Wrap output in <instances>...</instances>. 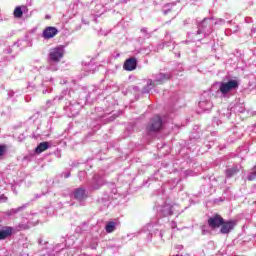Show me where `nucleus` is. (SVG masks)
<instances>
[{
  "mask_svg": "<svg viewBox=\"0 0 256 256\" xmlns=\"http://www.w3.org/2000/svg\"><path fill=\"white\" fill-rule=\"evenodd\" d=\"M81 104L77 102H70L69 105L65 106L64 109L68 113V117H75L76 115H79V111H81Z\"/></svg>",
  "mask_w": 256,
  "mask_h": 256,
  "instance_id": "obj_8",
  "label": "nucleus"
},
{
  "mask_svg": "<svg viewBox=\"0 0 256 256\" xmlns=\"http://www.w3.org/2000/svg\"><path fill=\"white\" fill-rule=\"evenodd\" d=\"M208 225L212 229H217V227H221L223 225V218L219 215H215L208 219Z\"/></svg>",
  "mask_w": 256,
  "mask_h": 256,
  "instance_id": "obj_13",
  "label": "nucleus"
},
{
  "mask_svg": "<svg viewBox=\"0 0 256 256\" xmlns=\"http://www.w3.org/2000/svg\"><path fill=\"white\" fill-rule=\"evenodd\" d=\"M125 71H135L137 69V59L129 58L125 61L123 65Z\"/></svg>",
  "mask_w": 256,
  "mask_h": 256,
  "instance_id": "obj_15",
  "label": "nucleus"
},
{
  "mask_svg": "<svg viewBox=\"0 0 256 256\" xmlns=\"http://www.w3.org/2000/svg\"><path fill=\"white\" fill-rule=\"evenodd\" d=\"M161 225V220L152 221L151 223H148L146 226H144L141 230V233H148L147 234V241L148 243H151L153 241V234L155 231H159V226Z\"/></svg>",
  "mask_w": 256,
  "mask_h": 256,
  "instance_id": "obj_5",
  "label": "nucleus"
},
{
  "mask_svg": "<svg viewBox=\"0 0 256 256\" xmlns=\"http://www.w3.org/2000/svg\"><path fill=\"white\" fill-rule=\"evenodd\" d=\"M141 33H145V37H147V38L151 37V35H149V33H147V28H142Z\"/></svg>",
  "mask_w": 256,
  "mask_h": 256,
  "instance_id": "obj_29",
  "label": "nucleus"
},
{
  "mask_svg": "<svg viewBox=\"0 0 256 256\" xmlns=\"http://www.w3.org/2000/svg\"><path fill=\"white\" fill-rule=\"evenodd\" d=\"M49 149V142H41L35 149V153L38 155L43 153V151H47Z\"/></svg>",
  "mask_w": 256,
  "mask_h": 256,
  "instance_id": "obj_18",
  "label": "nucleus"
},
{
  "mask_svg": "<svg viewBox=\"0 0 256 256\" xmlns=\"http://www.w3.org/2000/svg\"><path fill=\"white\" fill-rule=\"evenodd\" d=\"M248 181H255L256 179V166H254V168H252L250 174L247 177Z\"/></svg>",
  "mask_w": 256,
  "mask_h": 256,
  "instance_id": "obj_22",
  "label": "nucleus"
},
{
  "mask_svg": "<svg viewBox=\"0 0 256 256\" xmlns=\"http://www.w3.org/2000/svg\"><path fill=\"white\" fill-rule=\"evenodd\" d=\"M73 197L76 201H83V199H87V194H85V188H76L73 191Z\"/></svg>",
  "mask_w": 256,
  "mask_h": 256,
  "instance_id": "obj_16",
  "label": "nucleus"
},
{
  "mask_svg": "<svg viewBox=\"0 0 256 256\" xmlns=\"http://www.w3.org/2000/svg\"><path fill=\"white\" fill-rule=\"evenodd\" d=\"M130 236H131V237H135V234H131Z\"/></svg>",
  "mask_w": 256,
  "mask_h": 256,
  "instance_id": "obj_37",
  "label": "nucleus"
},
{
  "mask_svg": "<svg viewBox=\"0 0 256 256\" xmlns=\"http://www.w3.org/2000/svg\"><path fill=\"white\" fill-rule=\"evenodd\" d=\"M198 107L201 109L199 113H205V111H211V109H213V103L209 99H202L198 103Z\"/></svg>",
  "mask_w": 256,
  "mask_h": 256,
  "instance_id": "obj_12",
  "label": "nucleus"
},
{
  "mask_svg": "<svg viewBox=\"0 0 256 256\" xmlns=\"http://www.w3.org/2000/svg\"><path fill=\"white\" fill-rule=\"evenodd\" d=\"M13 235V228L8 227L5 230L0 231V241L3 239H7Z\"/></svg>",
  "mask_w": 256,
  "mask_h": 256,
  "instance_id": "obj_17",
  "label": "nucleus"
},
{
  "mask_svg": "<svg viewBox=\"0 0 256 256\" xmlns=\"http://www.w3.org/2000/svg\"><path fill=\"white\" fill-rule=\"evenodd\" d=\"M177 227V223L176 222H171V228L175 229Z\"/></svg>",
  "mask_w": 256,
  "mask_h": 256,
  "instance_id": "obj_34",
  "label": "nucleus"
},
{
  "mask_svg": "<svg viewBox=\"0 0 256 256\" xmlns=\"http://www.w3.org/2000/svg\"><path fill=\"white\" fill-rule=\"evenodd\" d=\"M161 127H163V120H161V116H154L150 120V124L146 127L147 133H157V131H161Z\"/></svg>",
  "mask_w": 256,
  "mask_h": 256,
  "instance_id": "obj_7",
  "label": "nucleus"
},
{
  "mask_svg": "<svg viewBox=\"0 0 256 256\" xmlns=\"http://www.w3.org/2000/svg\"><path fill=\"white\" fill-rule=\"evenodd\" d=\"M59 33V30L53 26H48L44 29L42 33L43 39H53L55 35Z\"/></svg>",
  "mask_w": 256,
  "mask_h": 256,
  "instance_id": "obj_11",
  "label": "nucleus"
},
{
  "mask_svg": "<svg viewBox=\"0 0 256 256\" xmlns=\"http://www.w3.org/2000/svg\"><path fill=\"white\" fill-rule=\"evenodd\" d=\"M217 23H219L220 25H223V23H225V20L219 19L218 21L215 22V25H217Z\"/></svg>",
  "mask_w": 256,
  "mask_h": 256,
  "instance_id": "obj_33",
  "label": "nucleus"
},
{
  "mask_svg": "<svg viewBox=\"0 0 256 256\" xmlns=\"http://www.w3.org/2000/svg\"><path fill=\"white\" fill-rule=\"evenodd\" d=\"M46 19H50V16H49V15H46Z\"/></svg>",
  "mask_w": 256,
  "mask_h": 256,
  "instance_id": "obj_36",
  "label": "nucleus"
},
{
  "mask_svg": "<svg viewBox=\"0 0 256 256\" xmlns=\"http://www.w3.org/2000/svg\"><path fill=\"white\" fill-rule=\"evenodd\" d=\"M7 153V146L6 145H0V157H3Z\"/></svg>",
  "mask_w": 256,
  "mask_h": 256,
  "instance_id": "obj_26",
  "label": "nucleus"
},
{
  "mask_svg": "<svg viewBox=\"0 0 256 256\" xmlns=\"http://www.w3.org/2000/svg\"><path fill=\"white\" fill-rule=\"evenodd\" d=\"M160 237L163 239V231H160Z\"/></svg>",
  "mask_w": 256,
  "mask_h": 256,
  "instance_id": "obj_35",
  "label": "nucleus"
},
{
  "mask_svg": "<svg viewBox=\"0 0 256 256\" xmlns=\"http://www.w3.org/2000/svg\"><path fill=\"white\" fill-rule=\"evenodd\" d=\"M239 173V168L237 166L229 168L226 170V177H233V175Z\"/></svg>",
  "mask_w": 256,
  "mask_h": 256,
  "instance_id": "obj_20",
  "label": "nucleus"
},
{
  "mask_svg": "<svg viewBox=\"0 0 256 256\" xmlns=\"http://www.w3.org/2000/svg\"><path fill=\"white\" fill-rule=\"evenodd\" d=\"M154 80L148 79L146 86L143 88L142 93H151L152 89H155L157 85H163L166 81L171 79V74L169 73H157L152 75Z\"/></svg>",
  "mask_w": 256,
  "mask_h": 256,
  "instance_id": "obj_3",
  "label": "nucleus"
},
{
  "mask_svg": "<svg viewBox=\"0 0 256 256\" xmlns=\"http://www.w3.org/2000/svg\"><path fill=\"white\" fill-rule=\"evenodd\" d=\"M235 229V223L233 221L224 222L222 221L220 232L223 235H227L228 233H231Z\"/></svg>",
  "mask_w": 256,
  "mask_h": 256,
  "instance_id": "obj_14",
  "label": "nucleus"
},
{
  "mask_svg": "<svg viewBox=\"0 0 256 256\" xmlns=\"http://www.w3.org/2000/svg\"><path fill=\"white\" fill-rule=\"evenodd\" d=\"M221 123V120L217 119V118H214L213 119V124L214 125H219Z\"/></svg>",
  "mask_w": 256,
  "mask_h": 256,
  "instance_id": "obj_31",
  "label": "nucleus"
},
{
  "mask_svg": "<svg viewBox=\"0 0 256 256\" xmlns=\"http://www.w3.org/2000/svg\"><path fill=\"white\" fill-rule=\"evenodd\" d=\"M36 241H37L38 249H40L41 251H45V253L42 254L43 256L53 255V253L49 251V242L45 240L43 236H39Z\"/></svg>",
  "mask_w": 256,
  "mask_h": 256,
  "instance_id": "obj_9",
  "label": "nucleus"
},
{
  "mask_svg": "<svg viewBox=\"0 0 256 256\" xmlns=\"http://www.w3.org/2000/svg\"><path fill=\"white\" fill-rule=\"evenodd\" d=\"M213 18H204L201 23L198 24V30L196 32H189L188 37L191 41H201L204 37L211 35L213 32Z\"/></svg>",
  "mask_w": 256,
  "mask_h": 256,
  "instance_id": "obj_1",
  "label": "nucleus"
},
{
  "mask_svg": "<svg viewBox=\"0 0 256 256\" xmlns=\"http://www.w3.org/2000/svg\"><path fill=\"white\" fill-rule=\"evenodd\" d=\"M234 111H236V113H245V106L242 104H237L234 107Z\"/></svg>",
  "mask_w": 256,
  "mask_h": 256,
  "instance_id": "obj_25",
  "label": "nucleus"
},
{
  "mask_svg": "<svg viewBox=\"0 0 256 256\" xmlns=\"http://www.w3.org/2000/svg\"><path fill=\"white\" fill-rule=\"evenodd\" d=\"M103 185H105V179H103V176L95 175L90 184V189L91 191H97V189H101Z\"/></svg>",
  "mask_w": 256,
  "mask_h": 256,
  "instance_id": "obj_10",
  "label": "nucleus"
},
{
  "mask_svg": "<svg viewBox=\"0 0 256 256\" xmlns=\"http://www.w3.org/2000/svg\"><path fill=\"white\" fill-rule=\"evenodd\" d=\"M61 249H63V247H62V245L61 244H57L55 247H54V251H59V250H61Z\"/></svg>",
  "mask_w": 256,
  "mask_h": 256,
  "instance_id": "obj_30",
  "label": "nucleus"
},
{
  "mask_svg": "<svg viewBox=\"0 0 256 256\" xmlns=\"http://www.w3.org/2000/svg\"><path fill=\"white\" fill-rule=\"evenodd\" d=\"M116 57H119V54H117Z\"/></svg>",
  "mask_w": 256,
  "mask_h": 256,
  "instance_id": "obj_38",
  "label": "nucleus"
},
{
  "mask_svg": "<svg viewBox=\"0 0 256 256\" xmlns=\"http://www.w3.org/2000/svg\"><path fill=\"white\" fill-rule=\"evenodd\" d=\"M239 89V82L237 80H228L227 82H219V91L222 95H227L231 91Z\"/></svg>",
  "mask_w": 256,
  "mask_h": 256,
  "instance_id": "obj_6",
  "label": "nucleus"
},
{
  "mask_svg": "<svg viewBox=\"0 0 256 256\" xmlns=\"http://www.w3.org/2000/svg\"><path fill=\"white\" fill-rule=\"evenodd\" d=\"M14 17L16 19H21L23 17V10L21 9V7H16L14 10Z\"/></svg>",
  "mask_w": 256,
  "mask_h": 256,
  "instance_id": "obj_21",
  "label": "nucleus"
},
{
  "mask_svg": "<svg viewBox=\"0 0 256 256\" xmlns=\"http://www.w3.org/2000/svg\"><path fill=\"white\" fill-rule=\"evenodd\" d=\"M0 203H7V197L5 194L0 195Z\"/></svg>",
  "mask_w": 256,
  "mask_h": 256,
  "instance_id": "obj_27",
  "label": "nucleus"
},
{
  "mask_svg": "<svg viewBox=\"0 0 256 256\" xmlns=\"http://www.w3.org/2000/svg\"><path fill=\"white\" fill-rule=\"evenodd\" d=\"M64 97H66V99H68V97H69V91L68 90H64L59 97H55L54 101H57V99H58V101H61Z\"/></svg>",
  "mask_w": 256,
  "mask_h": 256,
  "instance_id": "obj_24",
  "label": "nucleus"
},
{
  "mask_svg": "<svg viewBox=\"0 0 256 256\" xmlns=\"http://www.w3.org/2000/svg\"><path fill=\"white\" fill-rule=\"evenodd\" d=\"M156 211L160 217H169V215H173V211H175V205L171 203V200H166L164 202L158 201Z\"/></svg>",
  "mask_w": 256,
  "mask_h": 256,
  "instance_id": "obj_4",
  "label": "nucleus"
},
{
  "mask_svg": "<svg viewBox=\"0 0 256 256\" xmlns=\"http://www.w3.org/2000/svg\"><path fill=\"white\" fill-rule=\"evenodd\" d=\"M69 177H71V172L64 173V178L65 179H69Z\"/></svg>",
  "mask_w": 256,
  "mask_h": 256,
  "instance_id": "obj_32",
  "label": "nucleus"
},
{
  "mask_svg": "<svg viewBox=\"0 0 256 256\" xmlns=\"http://www.w3.org/2000/svg\"><path fill=\"white\" fill-rule=\"evenodd\" d=\"M117 229V222H107L105 226L106 233H113Z\"/></svg>",
  "mask_w": 256,
  "mask_h": 256,
  "instance_id": "obj_19",
  "label": "nucleus"
},
{
  "mask_svg": "<svg viewBox=\"0 0 256 256\" xmlns=\"http://www.w3.org/2000/svg\"><path fill=\"white\" fill-rule=\"evenodd\" d=\"M173 6H174V4H166L162 9L164 15H167V13H169V11H173Z\"/></svg>",
  "mask_w": 256,
  "mask_h": 256,
  "instance_id": "obj_23",
  "label": "nucleus"
},
{
  "mask_svg": "<svg viewBox=\"0 0 256 256\" xmlns=\"http://www.w3.org/2000/svg\"><path fill=\"white\" fill-rule=\"evenodd\" d=\"M94 67L93 64H88L84 69H89V73H93Z\"/></svg>",
  "mask_w": 256,
  "mask_h": 256,
  "instance_id": "obj_28",
  "label": "nucleus"
},
{
  "mask_svg": "<svg viewBox=\"0 0 256 256\" xmlns=\"http://www.w3.org/2000/svg\"><path fill=\"white\" fill-rule=\"evenodd\" d=\"M63 57H65V46L51 48L48 53V71H59V63Z\"/></svg>",
  "mask_w": 256,
  "mask_h": 256,
  "instance_id": "obj_2",
  "label": "nucleus"
}]
</instances>
